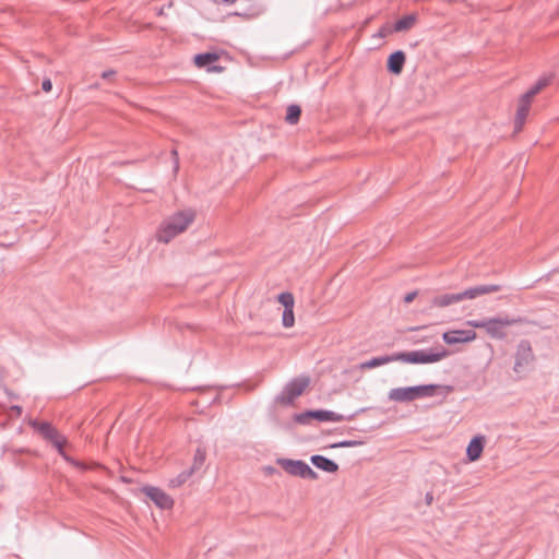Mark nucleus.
I'll list each match as a JSON object with an SVG mask.
<instances>
[{
	"instance_id": "nucleus-1",
	"label": "nucleus",
	"mask_w": 559,
	"mask_h": 559,
	"mask_svg": "<svg viewBox=\"0 0 559 559\" xmlns=\"http://www.w3.org/2000/svg\"><path fill=\"white\" fill-rule=\"evenodd\" d=\"M450 355L449 350L443 346L435 349H419L413 352H401L391 355L373 357L360 364V369H372L393 361H402L405 364H433L442 360Z\"/></svg>"
},
{
	"instance_id": "nucleus-2",
	"label": "nucleus",
	"mask_w": 559,
	"mask_h": 559,
	"mask_svg": "<svg viewBox=\"0 0 559 559\" xmlns=\"http://www.w3.org/2000/svg\"><path fill=\"white\" fill-rule=\"evenodd\" d=\"M192 210H183L166 218L159 226L156 238L159 242L168 243L176 236L183 233L194 221Z\"/></svg>"
},
{
	"instance_id": "nucleus-3",
	"label": "nucleus",
	"mask_w": 559,
	"mask_h": 559,
	"mask_svg": "<svg viewBox=\"0 0 559 559\" xmlns=\"http://www.w3.org/2000/svg\"><path fill=\"white\" fill-rule=\"evenodd\" d=\"M554 79V74L544 75L538 79V81L526 92L524 93L520 99L518 105V110L515 115L514 120V129L515 131H521L525 120L527 118V115L530 112V108L533 102V98L547 85L550 84V82Z\"/></svg>"
},
{
	"instance_id": "nucleus-4",
	"label": "nucleus",
	"mask_w": 559,
	"mask_h": 559,
	"mask_svg": "<svg viewBox=\"0 0 559 559\" xmlns=\"http://www.w3.org/2000/svg\"><path fill=\"white\" fill-rule=\"evenodd\" d=\"M522 322L521 318H510L507 316L504 318L468 320L466 324L475 329H484L491 338L503 340L507 336V328Z\"/></svg>"
},
{
	"instance_id": "nucleus-5",
	"label": "nucleus",
	"mask_w": 559,
	"mask_h": 559,
	"mask_svg": "<svg viewBox=\"0 0 559 559\" xmlns=\"http://www.w3.org/2000/svg\"><path fill=\"white\" fill-rule=\"evenodd\" d=\"M500 289H501V287L499 285H493V284L478 285L475 287L467 288L461 293L443 294V295L436 296L431 302L436 307L443 308V307H448L452 304L460 302L464 299H474V298H477V297L486 295V294L499 292Z\"/></svg>"
},
{
	"instance_id": "nucleus-6",
	"label": "nucleus",
	"mask_w": 559,
	"mask_h": 559,
	"mask_svg": "<svg viewBox=\"0 0 559 559\" xmlns=\"http://www.w3.org/2000/svg\"><path fill=\"white\" fill-rule=\"evenodd\" d=\"M438 389L436 384L395 388L390 390L389 399L394 402H411L420 397L432 396Z\"/></svg>"
},
{
	"instance_id": "nucleus-7",
	"label": "nucleus",
	"mask_w": 559,
	"mask_h": 559,
	"mask_svg": "<svg viewBox=\"0 0 559 559\" xmlns=\"http://www.w3.org/2000/svg\"><path fill=\"white\" fill-rule=\"evenodd\" d=\"M310 384L308 376H301L288 382L281 394L276 396V402L282 405H292Z\"/></svg>"
},
{
	"instance_id": "nucleus-8",
	"label": "nucleus",
	"mask_w": 559,
	"mask_h": 559,
	"mask_svg": "<svg viewBox=\"0 0 559 559\" xmlns=\"http://www.w3.org/2000/svg\"><path fill=\"white\" fill-rule=\"evenodd\" d=\"M277 464L292 476L311 480L318 479V474L301 460L280 459Z\"/></svg>"
},
{
	"instance_id": "nucleus-9",
	"label": "nucleus",
	"mask_w": 559,
	"mask_h": 559,
	"mask_svg": "<svg viewBox=\"0 0 559 559\" xmlns=\"http://www.w3.org/2000/svg\"><path fill=\"white\" fill-rule=\"evenodd\" d=\"M534 361V354L531 346V343L527 340H522L516 348L515 353V362L513 370L516 373H520L524 370L525 367L531 365Z\"/></svg>"
},
{
	"instance_id": "nucleus-10",
	"label": "nucleus",
	"mask_w": 559,
	"mask_h": 559,
	"mask_svg": "<svg viewBox=\"0 0 559 559\" xmlns=\"http://www.w3.org/2000/svg\"><path fill=\"white\" fill-rule=\"evenodd\" d=\"M142 491L160 509L167 510L174 506L173 498L159 488L146 486Z\"/></svg>"
},
{
	"instance_id": "nucleus-11",
	"label": "nucleus",
	"mask_w": 559,
	"mask_h": 559,
	"mask_svg": "<svg viewBox=\"0 0 559 559\" xmlns=\"http://www.w3.org/2000/svg\"><path fill=\"white\" fill-rule=\"evenodd\" d=\"M477 334L473 330H453L444 332L442 335L443 341L448 345L459 343H469L476 338Z\"/></svg>"
},
{
	"instance_id": "nucleus-12",
	"label": "nucleus",
	"mask_w": 559,
	"mask_h": 559,
	"mask_svg": "<svg viewBox=\"0 0 559 559\" xmlns=\"http://www.w3.org/2000/svg\"><path fill=\"white\" fill-rule=\"evenodd\" d=\"M218 60V55L215 52L199 53L194 57V63L199 68H206L209 72H221L222 67L214 66Z\"/></svg>"
},
{
	"instance_id": "nucleus-13",
	"label": "nucleus",
	"mask_w": 559,
	"mask_h": 559,
	"mask_svg": "<svg viewBox=\"0 0 559 559\" xmlns=\"http://www.w3.org/2000/svg\"><path fill=\"white\" fill-rule=\"evenodd\" d=\"M485 437L481 435L475 436L468 443L466 449V455L471 462L477 461L484 451Z\"/></svg>"
},
{
	"instance_id": "nucleus-14",
	"label": "nucleus",
	"mask_w": 559,
	"mask_h": 559,
	"mask_svg": "<svg viewBox=\"0 0 559 559\" xmlns=\"http://www.w3.org/2000/svg\"><path fill=\"white\" fill-rule=\"evenodd\" d=\"M406 57L402 50L390 55L388 59V70L393 74H400L403 70Z\"/></svg>"
},
{
	"instance_id": "nucleus-15",
	"label": "nucleus",
	"mask_w": 559,
	"mask_h": 559,
	"mask_svg": "<svg viewBox=\"0 0 559 559\" xmlns=\"http://www.w3.org/2000/svg\"><path fill=\"white\" fill-rule=\"evenodd\" d=\"M310 461L317 468L322 469L324 472L336 473L338 471V465L334 461L323 455H312L310 457Z\"/></svg>"
},
{
	"instance_id": "nucleus-16",
	"label": "nucleus",
	"mask_w": 559,
	"mask_h": 559,
	"mask_svg": "<svg viewBox=\"0 0 559 559\" xmlns=\"http://www.w3.org/2000/svg\"><path fill=\"white\" fill-rule=\"evenodd\" d=\"M313 419H317L319 421H342L345 419V417L341 414L331 412V411H324V409H317L311 411Z\"/></svg>"
},
{
	"instance_id": "nucleus-17",
	"label": "nucleus",
	"mask_w": 559,
	"mask_h": 559,
	"mask_svg": "<svg viewBox=\"0 0 559 559\" xmlns=\"http://www.w3.org/2000/svg\"><path fill=\"white\" fill-rule=\"evenodd\" d=\"M32 426L39 431V433L46 439H56V436L58 433L57 429L53 428L49 423H39V421H33Z\"/></svg>"
},
{
	"instance_id": "nucleus-18",
	"label": "nucleus",
	"mask_w": 559,
	"mask_h": 559,
	"mask_svg": "<svg viewBox=\"0 0 559 559\" xmlns=\"http://www.w3.org/2000/svg\"><path fill=\"white\" fill-rule=\"evenodd\" d=\"M416 23V15L415 14H408L400 19L395 22L393 25L394 32H405L411 29Z\"/></svg>"
},
{
	"instance_id": "nucleus-19",
	"label": "nucleus",
	"mask_w": 559,
	"mask_h": 559,
	"mask_svg": "<svg viewBox=\"0 0 559 559\" xmlns=\"http://www.w3.org/2000/svg\"><path fill=\"white\" fill-rule=\"evenodd\" d=\"M301 115V109L298 105H289L285 117L286 122L295 124L298 122Z\"/></svg>"
},
{
	"instance_id": "nucleus-20",
	"label": "nucleus",
	"mask_w": 559,
	"mask_h": 559,
	"mask_svg": "<svg viewBox=\"0 0 559 559\" xmlns=\"http://www.w3.org/2000/svg\"><path fill=\"white\" fill-rule=\"evenodd\" d=\"M206 457L205 450L198 448L194 454V460L192 467L190 468L192 472L198 471L204 464Z\"/></svg>"
},
{
	"instance_id": "nucleus-21",
	"label": "nucleus",
	"mask_w": 559,
	"mask_h": 559,
	"mask_svg": "<svg viewBox=\"0 0 559 559\" xmlns=\"http://www.w3.org/2000/svg\"><path fill=\"white\" fill-rule=\"evenodd\" d=\"M277 300L284 306V309H294V296L292 293H281Z\"/></svg>"
},
{
	"instance_id": "nucleus-22",
	"label": "nucleus",
	"mask_w": 559,
	"mask_h": 559,
	"mask_svg": "<svg viewBox=\"0 0 559 559\" xmlns=\"http://www.w3.org/2000/svg\"><path fill=\"white\" fill-rule=\"evenodd\" d=\"M193 474L191 469L180 473L176 478H173L169 483L171 487H179L185 484L190 476Z\"/></svg>"
},
{
	"instance_id": "nucleus-23",
	"label": "nucleus",
	"mask_w": 559,
	"mask_h": 559,
	"mask_svg": "<svg viewBox=\"0 0 559 559\" xmlns=\"http://www.w3.org/2000/svg\"><path fill=\"white\" fill-rule=\"evenodd\" d=\"M49 441L58 450V453L60 455H62L66 460H69V457L66 455L64 450H63L66 439L62 436H60L59 432L57 433L56 439H50Z\"/></svg>"
},
{
	"instance_id": "nucleus-24",
	"label": "nucleus",
	"mask_w": 559,
	"mask_h": 559,
	"mask_svg": "<svg viewBox=\"0 0 559 559\" xmlns=\"http://www.w3.org/2000/svg\"><path fill=\"white\" fill-rule=\"evenodd\" d=\"M282 323L285 328H292L295 323L294 309H284Z\"/></svg>"
},
{
	"instance_id": "nucleus-25",
	"label": "nucleus",
	"mask_w": 559,
	"mask_h": 559,
	"mask_svg": "<svg viewBox=\"0 0 559 559\" xmlns=\"http://www.w3.org/2000/svg\"><path fill=\"white\" fill-rule=\"evenodd\" d=\"M311 419H313L311 411L294 415V420L300 425H308Z\"/></svg>"
},
{
	"instance_id": "nucleus-26",
	"label": "nucleus",
	"mask_w": 559,
	"mask_h": 559,
	"mask_svg": "<svg viewBox=\"0 0 559 559\" xmlns=\"http://www.w3.org/2000/svg\"><path fill=\"white\" fill-rule=\"evenodd\" d=\"M364 442L358 440H344L337 443L331 444V448H354L361 445Z\"/></svg>"
},
{
	"instance_id": "nucleus-27",
	"label": "nucleus",
	"mask_w": 559,
	"mask_h": 559,
	"mask_svg": "<svg viewBox=\"0 0 559 559\" xmlns=\"http://www.w3.org/2000/svg\"><path fill=\"white\" fill-rule=\"evenodd\" d=\"M171 157H173V164H174V174L176 175L179 170V157H178V152L177 150H173L171 151Z\"/></svg>"
},
{
	"instance_id": "nucleus-28",
	"label": "nucleus",
	"mask_w": 559,
	"mask_h": 559,
	"mask_svg": "<svg viewBox=\"0 0 559 559\" xmlns=\"http://www.w3.org/2000/svg\"><path fill=\"white\" fill-rule=\"evenodd\" d=\"M41 88L45 92H50L51 88H52L51 81L49 79L44 80L43 83H41Z\"/></svg>"
},
{
	"instance_id": "nucleus-29",
	"label": "nucleus",
	"mask_w": 559,
	"mask_h": 559,
	"mask_svg": "<svg viewBox=\"0 0 559 559\" xmlns=\"http://www.w3.org/2000/svg\"><path fill=\"white\" fill-rule=\"evenodd\" d=\"M116 75V71L114 70H107L102 73V78L104 80H111Z\"/></svg>"
},
{
	"instance_id": "nucleus-30",
	"label": "nucleus",
	"mask_w": 559,
	"mask_h": 559,
	"mask_svg": "<svg viewBox=\"0 0 559 559\" xmlns=\"http://www.w3.org/2000/svg\"><path fill=\"white\" fill-rule=\"evenodd\" d=\"M416 295H417V293H416V292L408 293V294L404 297V301H405L406 304L412 302V301L415 299Z\"/></svg>"
},
{
	"instance_id": "nucleus-31",
	"label": "nucleus",
	"mask_w": 559,
	"mask_h": 559,
	"mask_svg": "<svg viewBox=\"0 0 559 559\" xmlns=\"http://www.w3.org/2000/svg\"><path fill=\"white\" fill-rule=\"evenodd\" d=\"M425 501L427 506H430L433 501V493L431 491L427 492L425 496Z\"/></svg>"
},
{
	"instance_id": "nucleus-32",
	"label": "nucleus",
	"mask_w": 559,
	"mask_h": 559,
	"mask_svg": "<svg viewBox=\"0 0 559 559\" xmlns=\"http://www.w3.org/2000/svg\"><path fill=\"white\" fill-rule=\"evenodd\" d=\"M237 0H214L215 3H235Z\"/></svg>"
},
{
	"instance_id": "nucleus-33",
	"label": "nucleus",
	"mask_w": 559,
	"mask_h": 559,
	"mask_svg": "<svg viewBox=\"0 0 559 559\" xmlns=\"http://www.w3.org/2000/svg\"><path fill=\"white\" fill-rule=\"evenodd\" d=\"M12 409L15 411L17 414H21V412H22L21 406H13Z\"/></svg>"
},
{
	"instance_id": "nucleus-34",
	"label": "nucleus",
	"mask_w": 559,
	"mask_h": 559,
	"mask_svg": "<svg viewBox=\"0 0 559 559\" xmlns=\"http://www.w3.org/2000/svg\"><path fill=\"white\" fill-rule=\"evenodd\" d=\"M92 88H98L99 87V84L98 83H95L93 85H91Z\"/></svg>"
}]
</instances>
